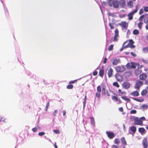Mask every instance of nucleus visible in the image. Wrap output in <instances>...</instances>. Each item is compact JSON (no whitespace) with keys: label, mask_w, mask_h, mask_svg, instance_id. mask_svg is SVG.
<instances>
[{"label":"nucleus","mask_w":148,"mask_h":148,"mask_svg":"<svg viewBox=\"0 0 148 148\" xmlns=\"http://www.w3.org/2000/svg\"><path fill=\"white\" fill-rule=\"evenodd\" d=\"M137 65L138 64L131 62L130 63H128L125 66L128 69H135Z\"/></svg>","instance_id":"f257e3e1"},{"label":"nucleus","mask_w":148,"mask_h":148,"mask_svg":"<svg viewBox=\"0 0 148 148\" xmlns=\"http://www.w3.org/2000/svg\"><path fill=\"white\" fill-rule=\"evenodd\" d=\"M136 9L130 13L127 16L128 17V19L129 20H131L133 19V16L136 13L138 10V5L136 6Z\"/></svg>","instance_id":"f03ea898"},{"label":"nucleus","mask_w":148,"mask_h":148,"mask_svg":"<svg viewBox=\"0 0 148 148\" xmlns=\"http://www.w3.org/2000/svg\"><path fill=\"white\" fill-rule=\"evenodd\" d=\"M136 131V127L134 126H132L129 128V133L132 134L133 136L135 134Z\"/></svg>","instance_id":"7ed1b4c3"},{"label":"nucleus","mask_w":148,"mask_h":148,"mask_svg":"<svg viewBox=\"0 0 148 148\" xmlns=\"http://www.w3.org/2000/svg\"><path fill=\"white\" fill-rule=\"evenodd\" d=\"M143 82L140 80H138L136 81L135 83L134 88L137 90H139L140 86L143 85Z\"/></svg>","instance_id":"20e7f679"},{"label":"nucleus","mask_w":148,"mask_h":148,"mask_svg":"<svg viewBox=\"0 0 148 148\" xmlns=\"http://www.w3.org/2000/svg\"><path fill=\"white\" fill-rule=\"evenodd\" d=\"M126 68L124 65L117 66L115 69L117 72H122L125 70Z\"/></svg>","instance_id":"39448f33"},{"label":"nucleus","mask_w":148,"mask_h":148,"mask_svg":"<svg viewBox=\"0 0 148 148\" xmlns=\"http://www.w3.org/2000/svg\"><path fill=\"white\" fill-rule=\"evenodd\" d=\"M106 133L108 137L110 139H112L115 136V134L112 132L107 131Z\"/></svg>","instance_id":"423d86ee"},{"label":"nucleus","mask_w":148,"mask_h":148,"mask_svg":"<svg viewBox=\"0 0 148 148\" xmlns=\"http://www.w3.org/2000/svg\"><path fill=\"white\" fill-rule=\"evenodd\" d=\"M134 120L135 122L134 125H139L141 126L143 125V121L139 119L138 117H137Z\"/></svg>","instance_id":"0eeeda50"},{"label":"nucleus","mask_w":148,"mask_h":148,"mask_svg":"<svg viewBox=\"0 0 148 148\" xmlns=\"http://www.w3.org/2000/svg\"><path fill=\"white\" fill-rule=\"evenodd\" d=\"M23 139L20 136H18L17 138L16 144L18 145H21L23 143Z\"/></svg>","instance_id":"6e6552de"},{"label":"nucleus","mask_w":148,"mask_h":148,"mask_svg":"<svg viewBox=\"0 0 148 148\" xmlns=\"http://www.w3.org/2000/svg\"><path fill=\"white\" fill-rule=\"evenodd\" d=\"M122 85L123 87L125 89L129 88L130 86V84L127 82H124Z\"/></svg>","instance_id":"1a4fd4ad"},{"label":"nucleus","mask_w":148,"mask_h":148,"mask_svg":"<svg viewBox=\"0 0 148 148\" xmlns=\"http://www.w3.org/2000/svg\"><path fill=\"white\" fill-rule=\"evenodd\" d=\"M115 35L114 38V41H116L118 40L117 37L119 36V30L118 29H116L114 31Z\"/></svg>","instance_id":"9d476101"},{"label":"nucleus","mask_w":148,"mask_h":148,"mask_svg":"<svg viewBox=\"0 0 148 148\" xmlns=\"http://www.w3.org/2000/svg\"><path fill=\"white\" fill-rule=\"evenodd\" d=\"M143 144L144 148H147L148 146V143L147 138L146 137L144 138L143 141Z\"/></svg>","instance_id":"9b49d317"},{"label":"nucleus","mask_w":148,"mask_h":148,"mask_svg":"<svg viewBox=\"0 0 148 148\" xmlns=\"http://www.w3.org/2000/svg\"><path fill=\"white\" fill-rule=\"evenodd\" d=\"M121 62V60L119 59H115L113 60V61L112 62V64L113 65H117L118 63Z\"/></svg>","instance_id":"f8f14e48"},{"label":"nucleus","mask_w":148,"mask_h":148,"mask_svg":"<svg viewBox=\"0 0 148 148\" xmlns=\"http://www.w3.org/2000/svg\"><path fill=\"white\" fill-rule=\"evenodd\" d=\"M119 2L117 1H113V7L116 8H118L119 7Z\"/></svg>","instance_id":"ddd939ff"},{"label":"nucleus","mask_w":148,"mask_h":148,"mask_svg":"<svg viewBox=\"0 0 148 148\" xmlns=\"http://www.w3.org/2000/svg\"><path fill=\"white\" fill-rule=\"evenodd\" d=\"M119 4L122 7H124L125 5V0H120Z\"/></svg>","instance_id":"4468645a"},{"label":"nucleus","mask_w":148,"mask_h":148,"mask_svg":"<svg viewBox=\"0 0 148 148\" xmlns=\"http://www.w3.org/2000/svg\"><path fill=\"white\" fill-rule=\"evenodd\" d=\"M147 77V75L145 73H143L140 76V79L141 80H144Z\"/></svg>","instance_id":"2eb2a0df"},{"label":"nucleus","mask_w":148,"mask_h":148,"mask_svg":"<svg viewBox=\"0 0 148 148\" xmlns=\"http://www.w3.org/2000/svg\"><path fill=\"white\" fill-rule=\"evenodd\" d=\"M122 26L125 29H126L128 27V23L125 21L122 22L121 24Z\"/></svg>","instance_id":"dca6fc26"},{"label":"nucleus","mask_w":148,"mask_h":148,"mask_svg":"<svg viewBox=\"0 0 148 148\" xmlns=\"http://www.w3.org/2000/svg\"><path fill=\"white\" fill-rule=\"evenodd\" d=\"M130 95L133 96H138L139 95V94L138 91H135L131 93Z\"/></svg>","instance_id":"f3484780"},{"label":"nucleus","mask_w":148,"mask_h":148,"mask_svg":"<svg viewBox=\"0 0 148 148\" xmlns=\"http://www.w3.org/2000/svg\"><path fill=\"white\" fill-rule=\"evenodd\" d=\"M147 90H148V86L146 88V89L143 90L141 92V95L142 96L145 95L147 93Z\"/></svg>","instance_id":"a211bd4d"},{"label":"nucleus","mask_w":148,"mask_h":148,"mask_svg":"<svg viewBox=\"0 0 148 148\" xmlns=\"http://www.w3.org/2000/svg\"><path fill=\"white\" fill-rule=\"evenodd\" d=\"M145 129L143 127H140L138 129L139 132L142 134L145 133Z\"/></svg>","instance_id":"6ab92c4d"},{"label":"nucleus","mask_w":148,"mask_h":148,"mask_svg":"<svg viewBox=\"0 0 148 148\" xmlns=\"http://www.w3.org/2000/svg\"><path fill=\"white\" fill-rule=\"evenodd\" d=\"M5 123L6 122L4 118L0 116V125Z\"/></svg>","instance_id":"aec40b11"},{"label":"nucleus","mask_w":148,"mask_h":148,"mask_svg":"<svg viewBox=\"0 0 148 148\" xmlns=\"http://www.w3.org/2000/svg\"><path fill=\"white\" fill-rule=\"evenodd\" d=\"M3 7L5 14L6 16H9V13L6 7L3 4Z\"/></svg>","instance_id":"412c9836"},{"label":"nucleus","mask_w":148,"mask_h":148,"mask_svg":"<svg viewBox=\"0 0 148 148\" xmlns=\"http://www.w3.org/2000/svg\"><path fill=\"white\" fill-rule=\"evenodd\" d=\"M121 142L123 145H127L126 142L124 137H122L121 139Z\"/></svg>","instance_id":"4be33fe9"},{"label":"nucleus","mask_w":148,"mask_h":148,"mask_svg":"<svg viewBox=\"0 0 148 148\" xmlns=\"http://www.w3.org/2000/svg\"><path fill=\"white\" fill-rule=\"evenodd\" d=\"M113 70L112 68H110L108 72V75L109 77H110L112 74Z\"/></svg>","instance_id":"5701e85b"},{"label":"nucleus","mask_w":148,"mask_h":148,"mask_svg":"<svg viewBox=\"0 0 148 148\" xmlns=\"http://www.w3.org/2000/svg\"><path fill=\"white\" fill-rule=\"evenodd\" d=\"M106 87L105 85H103L102 87V92L103 95H105L106 94Z\"/></svg>","instance_id":"b1692460"},{"label":"nucleus","mask_w":148,"mask_h":148,"mask_svg":"<svg viewBox=\"0 0 148 148\" xmlns=\"http://www.w3.org/2000/svg\"><path fill=\"white\" fill-rule=\"evenodd\" d=\"M133 1H130L129 2H127V5L130 7L131 8H132L133 7Z\"/></svg>","instance_id":"393cba45"},{"label":"nucleus","mask_w":148,"mask_h":148,"mask_svg":"<svg viewBox=\"0 0 148 148\" xmlns=\"http://www.w3.org/2000/svg\"><path fill=\"white\" fill-rule=\"evenodd\" d=\"M104 70L101 69H100L99 72V76L101 77H103L104 75Z\"/></svg>","instance_id":"a878e982"},{"label":"nucleus","mask_w":148,"mask_h":148,"mask_svg":"<svg viewBox=\"0 0 148 148\" xmlns=\"http://www.w3.org/2000/svg\"><path fill=\"white\" fill-rule=\"evenodd\" d=\"M109 146V145L108 143L105 142L102 145L103 148H108Z\"/></svg>","instance_id":"bb28decb"},{"label":"nucleus","mask_w":148,"mask_h":148,"mask_svg":"<svg viewBox=\"0 0 148 148\" xmlns=\"http://www.w3.org/2000/svg\"><path fill=\"white\" fill-rule=\"evenodd\" d=\"M147 108V106L146 104H143L140 106V109H146Z\"/></svg>","instance_id":"cd10ccee"},{"label":"nucleus","mask_w":148,"mask_h":148,"mask_svg":"<svg viewBox=\"0 0 148 148\" xmlns=\"http://www.w3.org/2000/svg\"><path fill=\"white\" fill-rule=\"evenodd\" d=\"M90 122L94 126H95V123L94 121V118L93 117H91L90 118Z\"/></svg>","instance_id":"c85d7f7f"},{"label":"nucleus","mask_w":148,"mask_h":148,"mask_svg":"<svg viewBox=\"0 0 148 148\" xmlns=\"http://www.w3.org/2000/svg\"><path fill=\"white\" fill-rule=\"evenodd\" d=\"M143 51L145 53H148V47L143 48Z\"/></svg>","instance_id":"c756f323"},{"label":"nucleus","mask_w":148,"mask_h":148,"mask_svg":"<svg viewBox=\"0 0 148 148\" xmlns=\"http://www.w3.org/2000/svg\"><path fill=\"white\" fill-rule=\"evenodd\" d=\"M133 33L135 35H138L139 34V31L138 30L135 29L133 30Z\"/></svg>","instance_id":"7c9ffc66"},{"label":"nucleus","mask_w":148,"mask_h":148,"mask_svg":"<svg viewBox=\"0 0 148 148\" xmlns=\"http://www.w3.org/2000/svg\"><path fill=\"white\" fill-rule=\"evenodd\" d=\"M73 86L71 84L68 85L66 86V88L68 89H72L73 88Z\"/></svg>","instance_id":"2f4dec72"},{"label":"nucleus","mask_w":148,"mask_h":148,"mask_svg":"<svg viewBox=\"0 0 148 148\" xmlns=\"http://www.w3.org/2000/svg\"><path fill=\"white\" fill-rule=\"evenodd\" d=\"M49 106V101H48L47 102V103L46 105L45 108V110L46 111H47L48 108V107Z\"/></svg>","instance_id":"473e14b6"},{"label":"nucleus","mask_w":148,"mask_h":148,"mask_svg":"<svg viewBox=\"0 0 148 148\" xmlns=\"http://www.w3.org/2000/svg\"><path fill=\"white\" fill-rule=\"evenodd\" d=\"M114 143L115 144H119L120 143V140L119 139L116 138L114 140Z\"/></svg>","instance_id":"72a5a7b5"},{"label":"nucleus","mask_w":148,"mask_h":148,"mask_svg":"<svg viewBox=\"0 0 148 148\" xmlns=\"http://www.w3.org/2000/svg\"><path fill=\"white\" fill-rule=\"evenodd\" d=\"M113 84L114 86H115L117 88H119V85L117 82H114Z\"/></svg>","instance_id":"f704fd0d"},{"label":"nucleus","mask_w":148,"mask_h":148,"mask_svg":"<svg viewBox=\"0 0 148 148\" xmlns=\"http://www.w3.org/2000/svg\"><path fill=\"white\" fill-rule=\"evenodd\" d=\"M113 45H112V44H111V45L109 47H108V50L109 51H111L112 49H113Z\"/></svg>","instance_id":"c9c22d12"},{"label":"nucleus","mask_w":148,"mask_h":148,"mask_svg":"<svg viewBox=\"0 0 148 148\" xmlns=\"http://www.w3.org/2000/svg\"><path fill=\"white\" fill-rule=\"evenodd\" d=\"M97 91L99 93H100L101 92V88L100 86H97Z\"/></svg>","instance_id":"e433bc0d"},{"label":"nucleus","mask_w":148,"mask_h":148,"mask_svg":"<svg viewBox=\"0 0 148 148\" xmlns=\"http://www.w3.org/2000/svg\"><path fill=\"white\" fill-rule=\"evenodd\" d=\"M100 94L99 92H96L95 93V97L99 99L100 97Z\"/></svg>","instance_id":"4c0bfd02"},{"label":"nucleus","mask_w":148,"mask_h":148,"mask_svg":"<svg viewBox=\"0 0 148 148\" xmlns=\"http://www.w3.org/2000/svg\"><path fill=\"white\" fill-rule=\"evenodd\" d=\"M112 99L113 100L115 101H118V99L117 97L115 96H113L112 97Z\"/></svg>","instance_id":"58836bf2"},{"label":"nucleus","mask_w":148,"mask_h":148,"mask_svg":"<svg viewBox=\"0 0 148 148\" xmlns=\"http://www.w3.org/2000/svg\"><path fill=\"white\" fill-rule=\"evenodd\" d=\"M143 24V23L141 22H140L138 24V27L139 29H141L142 28V25Z\"/></svg>","instance_id":"ea45409f"},{"label":"nucleus","mask_w":148,"mask_h":148,"mask_svg":"<svg viewBox=\"0 0 148 148\" xmlns=\"http://www.w3.org/2000/svg\"><path fill=\"white\" fill-rule=\"evenodd\" d=\"M113 0H108V4L110 6H112L113 5V3H111V1Z\"/></svg>","instance_id":"a19ab883"},{"label":"nucleus","mask_w":148,"mask_h":148,"mask_svg":"<svg viewBox=\"0 0 148 148\" xmlns=\"http://www.w3.org/2000/svg\"><path fill=\"white\" fill-rule=\"evenodd\" d=\"M53 132L56 134H59L60 131L58 130H53Z\"/></svg>","instance_id":"79ce46f5"},{"label":"nucleus","mask_w":148,"mask_h":148,"mask_svg":"<svg viewBox=\"0 0 148 148\" xmlns=\"http://www.w3.org/2000/svg\"><path fill=\"white\" fill-rule=\"evenodd\" d=\"M45 133L44 132H40L38 134V135L40 136H42L45 134Z\"/></svg>","instance_id":"37998d69"},{"label":"nucleus","mask_w":148,"mask_h":148,"mask_svg":"<svg viewBox=\"0 0 148 148\" xmlns=\"http://www.w3.org/2000/svg\"><path fill=\"white\" fill-rule=\"evenodd\" d=\"M37 130H38V128L37 127H36L33 128L32 129V130L33 131V132H36L37 131Z\"/></svg>","instance_id":"c03bdc74"},{"label":"nucleus","mask_w":148,"mask_h":148,"mask_svg":"<svg viewBox=\"0 0 148 148\" xmlns=\"http://www.w3.org/2000/svg\"><path fill=\"white\" fill-rule=\"evenodd\" d=\"M136 111L135 110H131L130 112V113L131 114H136Z\"/></svg>","instance_id":"a18cd8bd"},{"label":"nucleus","mask_w":148,"mask_h":148,"mask_svg":"<svg viewBox=\"0 0 148 148\" xmlns=\"http://www.w3.org/2000/svg\"><path fill=\"white\" fill-rule=\"evenodd\" d=\"M58 110H55L54 112L53 113V115L54 116H55L56 114L58 113Z\"/></svg>","instance_id":"49530a36"},{"label":"nucleus","mask_w":148,"mask_h":148,"mask_svg":"<svg viewBox=\"0 0 148 148\" xmlns=\"http://www.w3.org/2000/svg\"><path fill=\"white\" fill-rule=\"evenodd\" d=\"M129 47H130L131 48H133L135 47V46L133 44H129Z\"/></svg>","instance_id":"de8ad7c7"},{"label":"nucleus","mask_w":148,"mask_h":148,"mask_svg":"<svg viewBox=\"0 0 148 148\" xmlns=\"http://www.w3.org/2000/svg\"><path fill=\"white\" fill-rule=\"evenodd\" d=\"M108 15L109 16H111L112 17H114L115 15L113 13H111L110 12L108 13Z\"/></svg>","instance_id":"09e8293b"},{"label":"nucleus","mask_w":148,"mask_h":148,"mask_svg":"<svg viewBox=\"0 0 148 148\" xmlns=\"http://www.w3.org/2000/svg\"><path fill=\"white\" fill-rule=\"evenodd\" d=\"M144 16H145L144 15H143L141 16L139 18V21H142V19L144 17Z\"/></svg>","instance_id":"8fccbe9b"},{"label":"nucleus","mask_w":148,"mask_h":148,"mask_svg":"<svg viewBox=\"0 0 148 148\" xmlns=\"http://www.w3.org/2000/svg\"><path fill=\"white\" fill-rule=\"evenodd\" d=\"M77 81V80H73V81H70L69 82V84H74V83H75Z\"/></svg>","instance_id":"3c124183"},{"label":"nucleus","mask_w":148,"mask_h":148,"mask_svg":"<svg viewBox=\"0 0 148 148\" xmlns=\"http://www.w3.org/2000/svg\"><path fill=\"white\" fill-rule=\"evenodd\" d=\"M137 117H135V116H132L131 117V120L132 121H134V122H135V119H136V118Z\"/></svg>","instance_id":"603ef678"},{"label":"nucleus","mask_w":148,"mask_h":148,"mask_svg":"<svg viewBox=\"0 0 148 148\" xmlns=\"http://www.w3.org/2000/svg\"><path fill=\"white\" fill-rule=\"evenodd\" d=\"M43 82L46 85H48L49 84L45 80H43Z\"/></svg>","instance_id":"864d4df0"},{"label":"nucleus","mask_w":148,"mask_h":148,"mask_svg":"<svg viewBox=\"0 0 148 148\" xmlns=\"http://www.w3.org/2000/svg\"><path fill=\"white\" fill-rule=\"evenodd\" d=\"M86 101L85 100H84V101L83 102V109H84V108H85V105H86Z\"/></svg>","instance_id":"5fc2aeb1"},{"label":"nucleus","mask_w":148,"mask_h":148,"mask_svg":"<svg viewBox=\"0 0 148 148\" xmlns=\"http://www.w3.org/2000/svg\"><path fill=\"white\" fill-rule=\"evenodd\" d=\"M144 10L145 12H148V6L145 7L144 8Z\"/></svg>","instance_id":"6e6d98bb"},{"label":"nucleus","mask_w":148,"mask_h":148,"mask_svg":"<svg viewBox=\"0 0 148 148\" xmlns=\"http://www.w3.org/2000/svg\"><path fill=\"white\" fill-rule=\"evenodd\" d=\"M97 74H98V72H97V71H95L93 72V75H94V76L96 75H97Z\"/></svg>","instance_id":"4d7b16f0"},{"label":"nucleus","mask_w":148,"mask_h":148,"mask_svg":"<svg viewBox=\"0 0 148 148\" xmlns=\"http://www.w3.org/2000/svg\"><path fill=\"white\" fill-rule=\"evenodd\" d=\"M143 10L142 9H141L140 10V11L139 12V14L140 15L142 14L143 13Z\"/></svg>","instance_id":"13d9d810"},{"label":"nucleus","mask_w":148,"mask_h":148,"mask_svg":"<svg viewBox=\"0 0 148 148\" xmlns=\"http://www.w3.org/2000/svg\"><path fill=\"white\" fill-rule=\"evenodd\" d=\"M115 77H116V78H117L118 77H121V76L120 75H119L118 74H116L115 75Z\"/></svg>","instance_id":"bf43d9fd"},{"label":"nucleus","mask_w":148,"mask_h":148,"mask_svg":"<svg viewBox=\"0 0 148 148\" xmlns=\"http://www.w3.org/2000/svg\"><path fill=\"white\" fill-rule=\"evenodd\" d=\"M139 119L141 120L142 121L145 120L146 119L145 117L144 116H143L140 117Z\"/></svg>","instance_id":"052dcab7"},{"label":"nucleus","mask_w":148,"mask_h":148,"mask_svg":"<svg viewBox=\"0 0 148 148\" xmlns=\"http://www.w3.org/2000/svg\"><path fill=\"white\" fill-rule=\"evenodd\" d=\"M134 43V42L133 40L132 39H131L129 40V43L128 44H133Z\"/></svg>","instance_id":"680f3d73"},{"label":"nucleus","mask_w":148,"mask_h":148,"mask_svg":"<svg viewBox=\"0 0 148 148\" xmlns=\"http://www.w3.org/2000/svg\"><path fill=\"white\" fill-rule=\"evenodd\" d=\"M135 73L137 75H138L139 74V72L138 70H136L135 71Z\"/></svg>","instance_id":"e2e57ef3"},{"label":"nucleus","mask_w":148,"mask_h":148,"mask_svg":"<svg viewBox=\"0 0 148 148\" xmlns=\"http://www.w3.org/2000/svg\"><path fill=\"white\" fill-rule=\"evenodd\" d=\"M62 112L63 114V116H65V117H66V111L65 110H63L62 111Z\"/></svg>","instance_id":"0e129e2a"},{"label":"nucleus","mask_w":148,"mask_h":148,"mask_svg":"<svg viewBox=\"0 0 148 148\" xmlns=\"http://www.w3.org/2000/svg\"><path fill=\"white\" fill-rule=\"evenodd\" d=\"M26 73L28 76H30L31 75V73L28 71H26Z\"/></svg>","instance_id":"69168bd1"},{"label":"nucleus","mask_w":148,"mask_h":148,"mask_svg":"<svg viewBox=\"0 0 148 148\" xmlns=\"http://www.w3.org/2000/svg\"><path fill=\"white\" fill-rule=\"evenodd\" d=\"M119 110L121 112L123 111V110L122 107L119 108Z\"/></svg>","instance_id":"338daca9"},{"label":"nucleus","mask_w":148,"mask_h":148,"mask_svg":"<svg viewBox=\"0 0 148 148\" xmlns=\"http://www.w3.org/2000/svg\"><path fill=\"white\" fill-rule=\"evenodd\" d=\"M130 54H131L132 56H134V57H136V54H135V53H134L133 52H131L130 53Z\"/></svg>","instance_id":"774afa93"}]
</instances>
